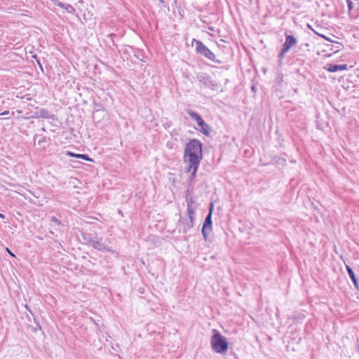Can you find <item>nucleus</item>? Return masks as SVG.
<instances>
[{
	"label": "nucleus",
	"mask_w": 359,
	"mask_h": 359,
	"mask_svg": "<svg viewBox=\"0 0 359 359\" xmlns=\"http://www.w3.org/2000/svg\"><path fill=\"white\" fill-rule=\"evenodd\" d=\"M203 159V143L198 139H190L185 144L183 160L187 165H200Z\"/></svg>",
	"instance_id": "nucleus-1"
},
{
	"label": "nucleus",
	"mask_w": 359,
	"mask_h": 359,
	"mask_svg": "<svg viewBox=\"0 0 359 359\" xmlns=\"http://www.w3.org/2000/svg\"><path fill=\"white\" fill-rule=\"evenodd\" d=\"M80 233L86 245H88L98 251H106L109 252H114L111 247L103 242V238L99 237L98 234L95 231L88 232L83 229L80 231Z\"/></svg>",
	"instance_id": "nucleus-2"
},
{
	"label": "nucleus",
	"mask_w": 359,
	"mask_h": 359,
	"mask_svg": "<svg viewBox=\"0 0 359 359\" xmlns=\"http://www.w3.org/2000/svg\"><path fill=\"white\" fill-rule=\"evenodd\" d=\"M210 345L212 351L219 354L226 353L229 348V342L227 339L216 329L212 330Z\"/></svg>",
	"instance_id": "nucleus-3"
},
{
	"label": "nucleus",
	"mask_w": 359,
	"mask_h": 359,
	"mask_svg": "<svg viewBox=\"0 0 359 359\" xmlns=\"http://www.w3.org/2000/svg\"><path fill=\"white\" fill-rule=\"evenodd\" d=\"M196 44V52L197 54L205 57L206 59L221 65L223 61L217 58L216 55L200 40L194 39L192 43Z\"/></svg>",
	"instance_id": "nucleus-4"
},
{
	"label": "nucleus",
	"mask_w": 359,
	"mask_h": 359,
	"mask_svg": "<svg viewBox=\"0 0 359 359\" xmlns=\"http://www.w3.org/2000/svg\"><path fill=\"white\" fill-rule=\"evenodd\" d=\"M187 114L194 120L198 126V130L204 135L209 137L211 133V127L201 117V116L191 109H187L185 110Z\"/></svg>",
	"instance_id": "nucleus-5"
},
{
	"label": "nucleus",
	"mask_w": 359,
	"mask_h": 359,
	"mask_svg": "<svg viewBox=\"0 0 359 359\" xmlns=\"http://www.w3.org/2000/svg\"><path fill=\"white\" fill-rule=\"evenodd\" d=\"M197 80L200 86L204 88L217 90L219 88V83L213 80L212 76L206 72H199L197 74Z\"/></svg>",
	"instance_id": "nucleus-6"
},
{
	"label": "nucleus",
	"mask_w": 359,
	"mask_h": 359,
	"mask_svg": "<svg viewBox=\"0 0 359 359\" xmlns=\"http://www.w3.org/2000/svg\"><path fill=\"white\" fill-rule=\"evenodd\" d=\"M212 230V215H211V212H208V215L205 216V218L203 221L202 229H201V233L203 236V238L204 241H207L209 233Z\"/></svg>",
	"instance_id": "nucleus-7"
},
{
	"label": "nucleus",
	"mask_w": 359,
	"mask_h": 359,
	"mask_svg": "<svg viewBox=\"0 0 359 359\" xmlns=\"http://www.w3.org/2000/svg\"><path fill=\"white\" fill-rule=\"evenodd\" d=\"M93 119L96 123H104L110 119V115L106 109H100L93 111Z\"/></svg>",
	"instance_id": "nucleus-8"
},
{
	"label": "nucleus",
	"mask_w": 359,
	"mask_h": 359,
	"mask_svg": "<svg viewBox=\"0 0 359 359\" xmlns=\"http://www.w3.org/2000/svg\"><path fill=\"white\" fill-rule=\"evenodd\" d=\"M189 220L187 219H180L178 221L180 225L182 226L183 233H187L189 229L194 226L195 215L187 214Z\"/></svg>",
	"instance_id": "nucleus-9"
},
{
	"label": "nucleus",
	"mask_w": 359,
	"mask_h": 359,
	"mask_svg": "<svg viewBox=\"0 0 359 359\" xmlns=\"http://www.w3.org/2000/svg\"><path fill=\"white\" fill-rule=\"evenodd\" d=\"M285 41L282 46L288 51L297 43V38L288 32L285 33Z\"/></svg>",
	"instance_id": "nucleus-10"
},
{
	"label": "nucleus",
	"mask_w": 359,
	"mask_h": 359,
	"mask_svg": "<svg viewBox=\"0 0 359 359\" xmlns=\"http://www.w3.org/2000/svg\"><path fill=\"white\" fill-rule=\"evenodd\" d=\"M32 117L35 118H43L55 120V116L54 114H51L50 112L48 111L47 109L41 108L39 109H37L34 112Z\"/></svg>",
	"instance_id": "nucleus-11"
},
{
	"label": "nucleus",
	"mask_w": 359,
	"mask_h": 359,
	"mask_svg": "<svg viewBox=\"0 0 359 359\" xmlns=\"http://www.w3.org/2000/svg\"><path fill=\"white\" fill-rule=\"evenodd\" d=\"M200 165H187V167H186L185 168V172H191V175L188 180V182H189V186L190 187L192 184V182L194 181L196 177V173H197V171H198V167H199Z\"/></svg>",
	"instance_id": "nucleus-12"
},
{
	"label": "nucleus",
	"mask_w": 359,
	"mask_h": 359,
	"mask_svg": "<svg viewBox=\"0 0 359 359\" xmlns=\"http://www.w3.org/2000/svg\"><path fill=\"white\" fill-rule=\"evenodd\" d=\"M196 198L193 196H186V202L187 203V213L195 215V210L196 206L194 205L196 203Z\"/></svg>",
	"instance_id": "nucleus-13"
},
{
	"label": "nucleus",
	"mask_w": 359,
	"mask_h": 359,
	"mask_svg": "<svg viewBox=\"0 0 359 359\" xmlns=\"http://www.w3.org/2000/svg\"><path fill=\"white\" fill-rule=\"evenodd\" d=\"M66 155L69 157L76 158L79 159H82L84 161H87L89 162H95V160L92 158H90L88 154H76L73 151H67Z\"/></svg>",
	"instance_id": "nucleus-14"
},
{
	"label": "nucleus",
	"mask_w": 359,
	"mask_h": 359,
	"mask_svg": "<svg viewBox=\"0 0 359 359\" xmlns=\"http://www.w3.org/2000/svg\"><path fill=\"white\" fill-rule=\"evenodd\" d=\"M340 86L344 91L348 90L351 88H353L354 86L351 82H347L346 85H345L344 79L343 76H341L338 79V86ZM341 90L338 87V96L341 94Z\"/></svg>",
	"instance_id": "nucleus-15"
},
{
	"label": "nucleus",
	"mask_w": 359,
	"mask_h": 359,
	"mask_svg": "<svg viewBox=\"0 0 359 359\" xmlns=\"http://www.w3.org/2000/svg\"><path fill=\"white\" fill-rule=\"evenodd\" d=\"M52 1L55 6L65 9L68 13L72 14L75 12V8L70 4L60 2L59 0H52Z\"/></svg>",
	"instance_id": "nucleus-16"
},
{
	"label": "nucleus",
	"mask_w": 359,
	"mask_h": 359,
	"mask_svg": "<svg viewBox=\"0 0 359 359\" xmlns=\"http://www.w3.org/2000/svg\"><path fill=\"white\" fill-rule=\"evenodd\" d=\"M346 268L348 276L351 278V281L353 282L354 286L357 289H358V280H357V278H356V276L355 275V273H354L353 270L352 269V268L351 266H349L348 265H346Z\"/></svg>",
	"instance_id": "nucleus-17"
},
{
	"label": "nucleus",
	"mask_w": 359,
	"mask_h": 359,
	"mask_svg": "<svg viewBox=\"0 0 359 359\" xmlns=\"http://www.w3.org/2000/svg\"><path fill=\"white\" fill-rule=\"evenodd\" d=\"M323 68L330 72H337V64L335 63H327Z\"/></svg>",
	"instance_id": "nucleus-18"
},
{
	"label": "nucleus",
	"mask_w": 359,
	"mask_h": 359,
	"mask_svg": "<svg viewBox=\"0 0 359 359\" xmlns=\"http://www.w3.org/2000/svg\"><path fill=\"white\" fill-rule=\"evenodd\" d=\"M283 81V74L281 72H278L276 79H274V82L278 86H282V83Z\"/></svg>",
	"instance_id": "nucleus-19"
},
{
	"label": "nucleus",
	"mask_w": 359,
	"mask_h": 359,
	"mask_svg": "<svg viewBox=\"0 0 359 359\" xmlns=\"http://www.w3.org/2000/svg\"><path fill=\"white\" fill-rule=\"evenodd\" d=\"M275 164L284 166L286 165V160L284 158L276 156L274 157Z\"/></svg>",
	"instance_id": "nucleus-20"
},
{
	"label": "nucleus",
	"mask_w": 359,
	"mask_h": 359,
	"mask_svg": "<svg viewBox=\"0 0 359 359\" xmlns=\"http://www.w3.org/2000/svg\"><path fill=\"white\" fill-rule=\"evenodd\" d=\"M288 52L287 50H286L285 48H284L283 46L280 50V52L278 53V60H279V63L280 64L281 63V61L285 57V55Z\"/></svg>",
	"instance_id": "nucleus-21"
},
{
	"label": "nucleus",
	"mask_w": 359,
	"mask_h": 359,
	"mask_svg": "<svg viewBox=\"0 0 359 359\" xmlns=\"http://www.w3.org/2000/svg\"><path fill=\"white\" fill-rule=\"evenodd\" d=\"M100 109H105L104 106L100 103L97 102L96 100H93V110L95 111V110H98Z\"/></svg>",
	"instance_id": "nucleus-22"
},
{
	"label": "nucleus",
	"mask_w": 359,
	"mask_h": 359,
	"mask_svg": "<svg viewBox=\"0 0 359 359\" xmlns=\"http://www.w3.org/2000/svg\"><path fill=\"white\" fill-rule=\"evenodd\" d=\"M338 40H341L340 41H338L337 42V44H338V53L341 50V48H344L345 45H346L347 42L345 41L344 43V40L341 38L340 36H338Z\"/></svg>",
	"instance_id": "nucleus-23"
},
{
	"label": "nucleus",
	"mask_w": 359,
	"mask_h": 359,
	"mask_svg": "<svg viewBox=\"0 0 359 359\" xmlns=\"http://www.w3.org/2000/svg\"><path fill=\"white\" fill-rule=\"evenodd\" d=\"M46 142H47L46 137H45V136L41 137V138L38 140V145L40 147L45 149L46 148L45 144L46 143Z\"/></svg>",
	"instance_id": "nucleus-24"
},
{
	"label": "nucleus",
	"mask_w": 359,
	"mask_h": 359,
	"mask_svg": "<svg viewBox=\"0 0 359 359\" xmlns=\"http://www.w3.org/2000/svg\"><path fill=\"white\" fill-rule=\"evenodd\" d=\"M32 57L36 60L35 62L37 63L39 67L43 71V65L41 62L40 59L37 57V55L36 54H32Z\"/></svg>",
	"instance_id": "nucleus-25"
},
{
	"label": "nucleus",
	"mask_w": 359,
	"mask_h": 359,
	"mask_svg": "<svg viewBox=\"0 0 359 359\" xmlns=\"http://www.w3.org/2000/svg\"><path fill=\"white\" fill-rule=\"evenodd\" d=\"M50 222L54 223L58 226L62 225V222L55 216L50 217Z\"/></svg>",
	"instance_id": "nucleus-26"
},
{
	"label": "nucleus",
	"mask_w": 359,
	"mask_h": 359,
	"mask_svg": "<svg viewBox=\"0 0 359 359\" xmlns=\"http://www.w3.org/2000/svg\"><path fill=\"white\" fill-rule=\"evenodd\" d=\"M348 68L347 64H338V71L346 70Z\"/></svg>",
	"instance_id": "nucleus-27"
},
{
	"label": "nucleus",
	"mask_w": 359,
	"mask_h": 359,
	"mask_svg": "<svg viewBox=\"0 0 359 359\" xmlns=\"http://www.w3.org/2000/svg\"><path fill=\"white\" fill-rule=\"evenodd\" d=\"M348 6V11H351L353 8V4L351 0H345Z\"/></svg>",
	"instance_id": "nucleus-28"
},
{
	"label": "nucleus",
	"mask_w": 359,
	"mask_h": 359,
	"mask_svg": "<svg viewBox=\"0 0 359 359\" xmlns=\"http://www.w3.org/2000/svg\"><path fill=\"white\" fill-rule=\"evenodd\" d=\"M108 38H110L111 40V43L114 46H116L115 44V41H114V38L116 36V34H114V33H111V34H109L107 36Z\"/></svg>",
	"instance_id": "nucleus-29"
},
{
	"label": "nucleus",
	"mask_w": 359,
	"mask_h": 359,
	"mask_svg": "<svg viewBox=\"0 0 359 359\" xmlns=\"http://www.w3.org/2000/svg\"><path fill=\"white\" fill-rule=\"evenodd\" d=\"M5 250H6V252L8 254H9L11 257H15V254L8 247H6Z\"/></svg>",
	"instance_id": "nucleus-30"
},
{
	"label": "nucleus",
	"mask_w": 359,
	"mask_h": 359,
	"mask_svg": "<svg viewBox=\"0 0 359 359\" xmlns=\"http://www.w3.org/2000/svg\"><path fill=\"white\" fill-rule=\"evenodd\" d=\"M213 208H214V204L212 203H210V206H209L208 212H210V211H211L212 215V212H213Z\"/></svg>",
	"instance_id": "nucleus-31"
},
{
	"label": "nucleus",
	"mask_w": 359,
	"mask_h": 359,
	"mask_svg": "<svg viewBox=\"0 0 359 359\" xmlns=\"http://www.w3.org/2000/svg\"><path fill=\"white\" fill-rule=\"evenodd\" d=\"M304 314H302V313H299L298 316H295L294 318L297 319V320H301V319H303L304 318Z\"/></svg>",
	"instance_id": "nucleus-32"
},
{
	"label": "nucleus",
	"mask_w": 359,
	"mask_h": 359,
	"mask_svg": "<svg viewBox=\"0 0 359 359\" xmlns=\"http://www.w3.org/2000/svg\"><path fill=\"white\" fill-rule=\"evenodd\" d=\"M193 192V189H188L186 191V196H190Z\"/></svg>",
	"instance_id": "nucleus-33"
},
{
	"label": "nucleus",
	"mask_w": 359,
	"mask_h": 359,
	"mask_svg": "<svg viewBox=\"0 0 359 359\" xmlns=\"http://www.w3.org/2000/svg\"><path fill=\"white\" fill-rule=\"evenodd\" d=\"M34 322H35L38 329L40 330H42V327H41L40 323L36 320V318H34Z\"/></svg>",
	"instance_id": "nucleus-34"
},
{
	"label": "nucleus",
	"mask_w": 359,
	"mask_h": 359,
	"mask_svg": "<svg viewBox=\"0 0 359 359\" xmlns=\"http://www.w3.org/2000/svg\"><path fill=\"white\" fill-rule=\"evenodd\" d=\"M320 37L322 38H324L325 39L327 40V41H332L334 42V41H331L329 38L326 37L325 35L323 34H318ZM334 43H337L336 41H334Z\"/></svg>",
	"instance_id": "nucleus-35"
},
{
	"label": "nucleus",
	"mask_w": 359,
	"mask_h": 359,
	"mask_svg": "<svg viewBox=\"0 0 359 359\" xmlns=\"http://www.w3.org/2000/svg\"><path fill=\"white\" fill-rule=\"evenodd\" d=\"M118 214L120 215L121 216H123V212L121 210L118 209V211H117Z\"/></svg>",
	"instance_id": "nucleus-36"
},
{
	"label": "nucleus",
	"mask_w": 359,
	"mask_h": 359,
	"mask_svg": "<svg viewBox=\"0 0 359 359\" xmlns=\"http://www.w3.org/2000/svg\"><path fill=\"white\" fill-rule=\"evenodd\" d=\"M8 114H9V111H4L1 114L4 116V115H8Z\"/></svg>",
	"instance_id": "nucleus-37"
},
{
	"label": "nucleus",
	"mask_w": 359,
	"mask_h": 359,
	"mask_svg": "<svg viewBox=\"0 0 359 359\" xmlns=\"http://www.w3.org/2000/svg\"><path fill=\"white\" fill-rule=\"evenodd\" d=\"M251 89H252V91L255 92L257 88H256V86L255 85H252V87H251Z\"/></svg>",
	"instance_id": "nucleus-38"
},
{
	"label": "nucleus",
	"mask_w": 359,
	"mask_h": 359,
	"mask_svg": "<svg viewBox=\"0 0 359 359\" xmlns=\"http://www.w3.org/2000/svg\"><path fill=\"white\" fill-rule=\"evenodd\" d=\"M41 135H37L36 134L34 136V140H36L37 137H40Z\"/></svg>",
	"instance_id": "nucleus-39"
},
{
	"label": "nucleus",
	"mask_w": 359,
	"mask_h": 359,
	"mask_svg": "<svg viewBox=\"0 0 359 359\" xmlns=\"http://www.w3.org/2000/svg\"><path fill=\"white\" fill-rule=\"evenodd\" d=\"M0 218L1 219H5V215L2 213H0Z\"/></svg>",
	"instance_id": "nucleus-40"
},
{
	"label": "nucleus",
	"mask_w": 359,
	"mask_h": 359,
	"mask_svg": "<svg viewBox=\"0 0 359 359\" xmlns=\"http://www.w3.org/2000/svg\"><path fill=\"white\" fill-rule=\"evenodd\" d=\"M26 309L32 314V311L29 309L27 305H25Z\"/></svg>",
	"instance_id": "nucleus-41"
},
{
	"label": "nucleus",
	"mask_w": 359,
	"mask_h": 359,
	"mask_svg": "<svg viewBox=\"0 0 359 359\" xmlns=\"http://www.w3.org/2000/svg\"><path fill=\"white\" fill-rule=\"evenodd\" d=\"M337 246L334 245V251L337 253Z\"/></svg>",
	"instance_id": "nucleus-42"
},
{
	"label": "nucleus",
	"mask_w": 359,
	"mask_h": 359,
	"mask_svg": "<svg viewBox=\"0 0 359 359\" xmlns=\"http://www.w3.org/2000/svg\"><path fill=\"white\" fill-rule=\"evenodd\" d=\"M338 4H340V5H341L342 6H344V4H342V3H341V2H339V1H338Z\"/></svg>",
	"instance_id": "nucleus-43"
},
{
	"label": "nucleus",
	"mask_w": 359,
	"mask_h": 359,
	"mask_svg": "<svg viewBox=\"0 0 359 359\" xmlns=\"http://www.w3.org/2000/svg\"><path fill=\"white\" fill-rule=\"evenodd\" d=\"M248 1H249L250 4H252V0H248Z\"/></svg>",
	"instance_id": "nucleus-44"
},
{
	"label": "nucleus",
	"mask_w": 359,
	"mask_h": 359,
	"mask_svg": "<svg viewBox=\"0 0 359 359\" xmlns=\"http://www.w3.org/2000/svg\"><path fill=\"white\" fill-rule=\"evenodd\" d=\"M342 110H343L344 113H345V107H342Z\"/></svg>",
	"instance_id": "nucleus-45"
},
{
	"label": "nucleus",
	"mask_w": 359,
	"mask_h": 359,
	"mask_svg": "<svg viewBox=\"0 0 359 359\" xmlns=\"http://www.w3.org/2000/svg\"><path fill=\"white\" fill-rule=\"evenodd\" d=\"M263 71H264V72H266V69L265 68H263Z\"/></svg>",
	"instance_id": "nucleus-46"
},
{
	"label": "nucleus",
	"mask_w": 359,
	"mask_h": 359,
	"mask_svg": "<svg viewBox=\"0 0 359 359\" xmlns=\"http://www.w3.org/2000/svg\"><path fill=\"white\" fill-rule=\"evenodd\" d=\"M161 3H163V0H159Z\"/></svg>",
	"instance_id": "nucleus-47"
},
{
	"label": "nucleus",
	"mask_w": 359,
	"mask_h": 359,
	"mask_svg": "<svg viewBox=\"0 0 359 359\" xmlns=\"http://www.w3.org/2000/svg\"><path fill=\"white\" fill-rule=\"evenodd\" d=\"M37 330V327L34 328V331L36 332Z\"/></svg>",
	"instance_id": "nucleus-48"
}]
</instances>
